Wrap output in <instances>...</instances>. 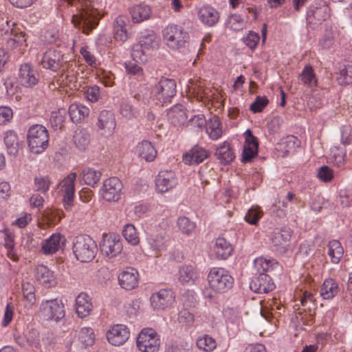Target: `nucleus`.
I'll list each match as a JSON object with an SVG mask.
<instances>
[{
    "mask_svg": "<svg viewBox=\"0 0 352 352\" xmlns=\"http://www.w3.org/2000/svg\"><path fill=\"white\" fill-rule=\"evenodd\" d=\"M41 64L43 68L54 72L62 68L57 83L70 90L78 89L79 67L75 60H65L64 54L60 51L54 48L47 50L43 55Z\"/></svg>",
    "mask_w": 352,
    "mask_h": 352,
    "instance_id": "1",
    "label": "nucleus"
},
{
    "mask_svg": "<svg viewBox=\"0 0 352 352\" xmlns=\"http://www.w3.org/2000/svg\"><path fill=\"white\" fill-rule=\"evenodd\" d=\"M162 36L164 45L174 51L185 47L190 40V35L184 28L174 23L163 28Z\"/></svg>",
    "mask_w": 352,
    "mask_h": 352,
    "instance_id": "2",
    "label": "nucleus"
},
{
    "mask_svg": "<svg viewBox=\"0 0 352 352\" xmlns=\"http://www.w3.org/2000/svg\"><path fill=\"white\" fill-rule=\"evenodd\" d=\"M160 45V38L153 30L142 32L139 37V45L133 47L132 56L137 62L144 63L146 56L157 50Z\"/></svg>",
    "mask_w": 352,
    "mask_h": 352,
    "instance_id": "3",
    "label": "nucleus"
},
{
    "mask_svg": "<svg viewBox=\"0 0 352 352\" xmlns=\"http://www.w3.org/2000/svg\"><path fill=\"white\" fill-rule=\"evenodd\" d=\"M95 241L87 234H79L72 241V250L77 260L89 262L95 258L97 252Z\"/></svg>",
    "mask_w": 352,
    "mask_h": 352,
    "instance_id": "4",
    "label": "nucleus"
},
{
    "mask_svg": "<svg viewBox=\"0 0 352 352\" xmlns=\"http://www.w3.org/2000/svg\"><path fill=\"white\" fill-rule=\"evenodd\" d=\"M209 288L214 294H222L232 287L234 278L223 267H212L207 276Z\"/></svg>",
    "mask_w": 352,
    "mask_h": 352,
    "instance_id": "5",
    "label": "nucleus"
},
{
    "mask_svg": "<svg viewBox=\"0 0 352 352\" xmlns=\"http://www.w3.org/2000/svg\"><path fill=\"white\" fill-rule=\"evenodd\" d=\"M210 89L206 87V81L201 78L190 79L186 87V93L188 97L195 99L198 101H204L206 100L217 99L223 104L225 100V94L219 92V96L215 98L214 94H210Z\"/></svg>",
    "mask_w": 352,
    "mask_h": 352,
    "instance_id": "6",
    "label": "nucleus"
},
{
    "mask_svg": "<svg viewBox=\"0 0 352 352\" xmlns=\"http://www.w3.org/2000/svg\"><path fill=\"white\" fill-rule=\"evenodd\" d=\"M27 140L28 147L32 153H41L48 146V131L43 125H32L28 131Z\"/></svg>",
    "mask_w": 352,
    "mask_h": 352,
    "instance_id": "7",
    "label": "nucleus"
},
{
    "mask_svg": "<svg viewBox=\"0 0 352 352\" xmlns=\"http://www.w3.org/2000/svg\"><path fill=\"white\" fill-rule=\"evenodd\" d=\"M7 28L4 31L6 35L10 36L6 41V46L9 50L16 51L18 55H21L28 47L27 37L25 32L16 27L14 23L10 27V22L6 21Z\"/></svg>",
    "mask_w": 352,
    "mask_h": 352,
    "instance_id": "8",
    "label": "nucleus"
},
{
    "mask_svg": "<svg viewBox=\"0 0 352 352\" xmlns=\"http://www.w3.org/2000/svg\"><path fill=\"white\" fill-rule=\"evenodd\" d=\"M160 344V335L152 328H144L137 337L136 346L141 352H158Z\"/></svg>",
    "mask_w": 352,
    "mask_h": 352,
    "instance_id": "9",
    "label": "nucleus"
},
{
    "mask_svg": "<svg viewBox=\"0 0 352 352\" xmlns=\"http://www.w3.org/2000/svg\"><path fill=\"white\" fill-rule=\"evenodd\" d=\"M39 313L47 320L58 322L65 316V306L58 298L43 300L40 304Z\"/></svg>",
    "mask_w": 352,
    "mask_h": 352,
    "instance_id": "10",
    "label": "nucleus"
},
{
    "mask_svg": "<svg viewBox=\"0 0 352 352\" xmlns=\"http://www.w3.org/2000/svg\"><path fill=\"white\" fill-rule=\"evenodd\" d=\"M122 189V182L116 177H111L103 181L99 194L106 201L117 202L121 198Z\"/></svg>",
    "mask_w": 352,
    "mask_h": 352,
    "instance_id": "11",
    "label": "nucleus"
},
{
    "mask_svg": "<svg viewBox=\"0 0 352 352\" xmlns=\"http://www.w3.org/2000/svg\"><path fill=\"white\" fill-rule=\"evenodd\" d=\"M100 248L102 254L109 258L118 256L123 249L120 235L114 232L103 234Z\"/></svg>",
    "mask_w": 352,
    "mask_h": 352,
    "instance_id": "12",
    "label": "nucleus"
},
{
    "mask_svg": "<svg viewBox=\"0 0 352 352\" xmlns=\"http://www.w3.org/2000/svg\"><path fill=\"white\" fill-rule=\"evenodd\" d=\"M150 304L154 311H164L173 307L175 296L170 289H161L150 296Z\"/></svg>",
    "mask_w": 352,
    "mask_h": 352,
    "instance_id": "13",
    "label": "nucleus"
},
{
    "mask_svg": "<svg viewBox=\"0 0 352 352\" xmlns=\"http://www.w3.org/2000/svg\"><path fill=\"white\" fill-rule=\"evenodd\" d=\"M179 184L177 174L172 170H161L155 179V191L158 194H165L172 191Z\"/></svg>",
    "mask_w": 352,
    "mask_h": 352,
    "instance_id": "14",
    "label": "nucleus"
},
{
    "mask_svg": "<svg viewBox=\"0 0 352 352\" xmlns=\"http://www.w3.org/2000/svg\"><path fill=\"white\" fill-rule=\"evenodd\" d=\"M76 177V173H70L60 182L58 187V192L63 197V206L66 210H70L73 206Z\"/></svg>",
    "mask_w": 352,
    "mask_h": 352,
    "instance_id": "15",
    "label": "nucleus"
},
{
    "mask_svg": "<svg viewBox=\"0 0 352 352\" xmlns=\"http://www.w3.org/2000/svg\"><path fill=\"white\" fill-rule=\"evenodd\" d=\"M96 126L98 133L103 137L111 136L116 126V121L114 113L108 110H102L100 112Z\"/></svg>",
    "mask_w": 352,
    "mask_h": 352,
    "instance_id": "16",
    "label": "nucleus"
},
{
    "mask_svg": "<svg viewBox=\"0 0 352 352\" xmlns=\"http://www.w3.org/2000/svg\"><path fill=\"white\" fill-rule=\"evenodd\" d=\"M175 94L176 82L173 79L162 78L155 88V97L162 104L170 102Z\"/></svg>",
    "mask_w": 352,
    "mask_h": 352,
    "instance_id": "17",
    "label": "nucleus"
},
{
    "mask_svg": "<svg viewBox=\"0 0 352 352\" xmlns=\"http://www.w3.org/2000/svg\"><path fill=\"white\" fill-rule=\"evenodd\" d=\"M106 337L108 342L111 345L121 346L129 340L130 337V331L124 324H113L107 330Z\"/></svg>",
    "mask_w": 352,
    "mask_h": 352,
    "instance_id": "18",
    "label": "nucleus"
},
{
    "mask_svg": "<svg viewBox=\"0 0 352 352\" xmlns=\"http://www.w3.org/2000/svg\"><path fill=\"white\" fill-rule=\"evenodd\" d=\"M284 307L276 298H274L261 305V314L266 320L276 325L278 318L284 312Z\"/></svg>",
    "mask_w": 352,
    "mask_h": 352,
    "instance_id": "19",
    "label": "nucleus"
},
{
    "mask_svg": "<svg viewBox=\"0 0 352 352\" xmlns=\"http://www.w3.org/2000/svg\"><path fill=\"white\" fill-rule=\"evenodd\" d=\"M139 272L132 267L123 269L118 276L120 286L126 290H132L139 284Z\"/></svg>",
    "mask_w": 352,
    "mask_h": 352,
    "instance_id": "20",
    "label": "nucleus"
},
{
    "mask_svg": "<svg viewBox=\"0 0 352 352\" xmlns=\"http://www.w3.org/2000/svg\"><path fill=\"white\" fill-rule=\"evenodd\" d=\"M38 74L32 65L24 63L20 66L18 82L21 86L32 87L38 83Z\"/></svg>",
    "mask_w": 352,
    "mask_h": 352,
    "instance_id": "21",
    "label": "nucleus"
},
{
    "mask_svg": "<svg viewBox=\"0 0 352 352\" xmlns=\"http://www.w3.org/2000/svg\"><path fill=\"white\" fill-rule=\"evenodd\" d=\"M292 230L289 228H283L274 230L271 234V242L276 251L285 252L289 245Z\"/></svg>",
    "mask_w": 352,
    "mask_h": 352,
    "instance_id": "22",
    "label": "nucleus"
},
{
    "mask_svg": "<svg viewBox=\"0 0 352 352\" xmlns=\"http://www.w3.org/2000/svg\"><path fill=\"white\" fill-rule=\"evenodd\" d=\"M34 274L36 282L45 288L54 287L57 285L54 272L45 265H38L34 269Z\"/></svg>",
    "mask_w": 352,
    "mask_h": 352,
    "instance_id": "23",
    "label": "nucleus"
},
{
    "mask_svg": "<svg viewBox=\"0 0 352 352\" xmlns=\"http://www.w3.org/2000/svg\"><path fill=\"white\" fill-rule=\"evenodd\" d=\"M258 142L250 130L245 132V140L241 155L243 162H249L258 155Z\"/></svg>",
    "mask_w": 352,
    "mask_h": 352,
    "instance_id": "24",
    "label": "nucleus"
},
{
    "mask_svg": "<svg viewBox=\"0 0 352 352\" xmlns=\"http://www.w3.org/2000/svg\"><path fill=\"white\" fill-rule=\"evenodd\" d=\"M129 21L125 16H118L113 23V36L116 41L122 43L126 42L130 37L127 25Z\"/></svg>",
    "mask_w": 352,
    "mask_h": 352,
    "instance_id": "25",
    "label": "nucleus"
},
{
    "mask_svg": "<svg viewBox=\"0 0 352 352\" xmlns=\"http://www.w3.org/2000/svg\"><path fill=\"white\" fill-rule=\"evenodd\" d=\"M197 17L202 24L208 27L214 26L219 21V12L210 5H204L197 11Z\"/></svg>",
    "mask_w": 352,
    "mask_h": 352,
    "instance_id": "26",
    "label": "nucleus"
},
{
    "mask_svg": "<svg viewBox=\"0 0 352 352\" xmlns=\"http://www.w3.org/2000/svg\"><path fill=\"white\" fill-rule=\"evenodd\" d=\"M250 287L254 292L263 294L272 291L275 288V285L270 276L261 274L251 281Z\"/></svg>",
    "mask_w": 352,
    "mask_h": 352,
    "instance_id": "27",
    "label": "nucleus"
},
{
    "mask_svg": "<svg viewBox=\"0 0 352 352\" xmlns=\"http://www.w3.org/2000/svg\"><path fill=\"white\" fill-rule=\"evenodd\" d=\"M75 309L76 314L80 318L89 316L93 309L91 297L86 293H80L76 298Z\"/></svg>",
    "mask_w": 352,
    "mask_h": 352,
    "instance_id": "28",
    "label": "nucleus"
},
{
    "mask_svg": "<svg viewBox=\"0 0 352 352\" xmlns=\"http://www.w3.org/2000/svg\"><path fill=\"white\" fill-rule=\"evenodd\" d=\"M209 152L206 149L195 146L189 151L183 155V162L186 164H199L209 157Z\"/></svg>",
    "mask_w": 352,
    "mask_h": 352,
    "instance_id": "29",
    "label": "nucleus"
},
{
    "mask_svg": "<svg viewBox=\"0 0 352 352\" xmlns=\"http://www.w3.org/2000/svg\"><path fill=\"white\" fill-rule=\"evenodd\" d=\"M65 239L62 234H52L48 239L43 241L41 252L44 254H54L65 244Z\"/></svg>",
    "mask_w": 352,
    "mask_h": 352,
    "instance_id": "30",
    "label": "nucleus"
},
{
    "mask_svg": "<svg viewBox=\"0 0 352 352\" xmlns=\"http://www.w3.org/2000/svg\"><path fill=\"white\" fill-rule=\"evenodd\" d=\"M232 244L225 238L219 237L216 239L212 252L217 259L225 260L232 255Z\"/></svg>",
    "mask_w": 352,
    "mask_h": 352,
    "instance_id": "31",
    "label": "nucleus"
},
{
    "mask_svg": "<svg viewBox=\"0 0 352 352\" xmlns=\"http://www.w3.org/2000/svg\"><path fill=\"white\" fill-rule=\"evenodd\" d=\"M339 292V284L332 278H325L319 288L320 296L324 300L333 299Z\"/></svg>",
    "mask_w": 352,
    "mask_h": 352,
    "instance_id": "32",
    "label": "nucleus"
},
{
    "mask_svg": "<svg viewBox=\"0 0 352 352\" xmlns=\"http://www.w3.org/2000/svg\"><path fill=\"white\" fill-rule=\"evenodd\" d=\"M135 153L138 157L148 162L154 161L157 153L152 143L147 140L139 142L135 147Z\"/></svg>",
    "mask_w": 352,
    "mask_h": 352,
    "instance_id": "33",
    "label": "nucleus"
},
{
    "mask_svg": "<svg viewBox=\"0 0 352 352\" xmlns=\"http://www.w3.org/2000/svg\"><path fill=\"white\" fill-rule=\"evenodd\" d=\"M200 278V273L192 265H186L179 270V280L183 285L196 284Z\"/></svg>",
    "mask_w": 352,
    "mask_h": 352,
    "instance_id": "34",
    "label": "nucleus"
},
{
    "mask_svg": "<svg viewBox=\"0 0 352 352\" xmlns=\"http://www.w3.org/2000/svg\"><path fill=\"white\" fill-rule=\"evenodd\" d=\"M298 79L302 85L311 91L318 86V78L313 67L310 65L304 67L298 76Z\"/></svg>",
    "mask_w": 352,
    "mask_h": 352,
    "instance_id": "35",
    "label": "nucleus"
},
{
    "mask_svg": "<svg viewBox=\"0 0 352 352\" xmlns=\"http://www.w3.org/2000/svg\"><path fill=\"white\" fill-rule=\"evenodd\" d=\"M130 14L132 21L135 23H139L149 19L152 14V10L147 5L137 4L131 8Z\"/></svg>",
    "mask_w": 352,
    "mask_h": 352,
    "instance_id": "36",
    "label": "nucleus"
},
{
    "mask_svg": "<svg viewBox=\"0 0 352 352\" xmlns=\"http://www.w3.org/2000/svg\"><path fill=\"white\" fill-rule=\"evenodd\" d=\"M68 112L73 122H80L89 115L90 111L85 105L74 102L69 105Z\"/></svg>",
    "mask_w": 352,
    "mask_h": 352,
    "instance_id": "37",
    "label": "nucleus"
},
{
    "mask_svg": "<svg viewBox=\"0 0 352 352\" xmlns=\"http://www.w3.org/2000/svg\"><path fill=\"white\" fill-rule=\"evenodd\" d=\"M214 155L221 163L224 164L232 162L235 157L230 144L227 141L223 142L217 148Z\"/></svg>",
    "mask_w": 352,
    "mask_h": 352,
    "instance_id": "38",
    "label": "nucleus"
},
{
    "mask_svg": "<svg viewBox=\"0 0 352 352\" xmlns=\"http://www.w3.org/2000/svg\"><path fill=\"white\" fill-rule=\"evenodd\" d=\"M166 236L162 234H153L148 239V245L155 256H159L162 252L166 250Z\"/></svg>",
    "mask_w": 352,
    "mask_h": 352,
    "instance_id": "39",
    "label": "nucleus"
},
{
    "mask_svg": "<svg viewBox=\"0 0 352 352\" xmlns=\"http://www.w3.org/2000/svg\"><path fill=\"white\" fill-rule=\"evenodd\" d=\"M206 131L212 140H217L222 136V124L218 117L214 116L207 122Z\"/></svg>",
    "mask_w": 352,
    "mask_h": 352,
    "instance_id": "40",
    "label": "nucleus"
},
{
    "mask_svg": "<svg viewBox=\"0 0 352 352\" xmlns=\"http://www.w3.org/2000/svg\"><path fill=\"white\" fill-rule=\"evenodd\" d=\"M327 254L333 264L340 263L344 254V248L338 240H331L327 244Z\"/></svg>",
    "mask_w": 352,
    "mask_h": 352,
    "instance_id": "41",
    "label": "nucleus"
},
{
    "mask_svg": "<svg viewBox=\"0 0 352 352\" xmlns=\"http://www.w3.org/2000/svg\"><path fill=\"white\" fill-rule=\"evenodd\" d=\"M80 176L85 184L95 187L101 178L102 173L99 170L87 167L82 170Z\"/></svg>",
    "mask_w": 352,
    "mask_h": 352,
    "instance_id": "42",
    "label": "nucleus"
},
{
    "mask_svg": "<svg viewBox=\"0 0 352 352\" xmlns=\"http://www.w3.org/2000/svg\"><path fill=\"white\" fill-rule=\"evenodd\" d=\"M4 143L7 153L10 156H16L19 152L18 136L14 131H8L5 133Z\"/></svg>",
    "mask_w": 352,
    "mask_h": 352,
    "instance_id": "43",
    "label": "nucleus"
},
{
    "mask_svg": "<svg viewBox=\"0 0 352 352\" xmlns=\"http://www.w3.org/2000/svg\"><path fill=\"white\" fill-rule=\"evenodd\" d=\"M299 140L295 136L290 135L283 139L278 144V149L284 155L294 153L297 147L299 146Z\"/></svg>",
    "mask_w": 352,
    "mask_h": 352,
    "instance_id": "44",
    "label": "nucleus"
},
{
    "mask_svg": "<svg viewBox=\"0 0 352 352\" xmlns=\"http://www.w3.org/2000/svg\"><path fill=\"white\" fill-rule=\"evenodd\" d=\"M168 119L175 126L184 124L187 118L186 111L182 105H175L168 112Z\"/></svg>",
    "mask_w": 352,
    "mask_h": 352,
    "instance_id": "45",
    "label": "nucleus"
},
{
    "mask_svg": "<svg viewBox=\"0 0 352 352\" xmlns=\"http://www.w3.org/2000/svg\"><path fill=\"white\" fill-rule=\"evenodd\" d=\"M39 333L34 329H28L22 338H19L18 342L22 346H31L37 347L39 344Z\"/></svg>",
    "mask_w": 352,
    "mask_h": 352,
    "instance_id": "46",
    "label": "nucleus"
},
{
    "mask_svg": "<svg viewBox=\"0 0 352 352\" xmlns=\"http://www.w3.org/2000/svg\"><path fill=\"white\" fill-rule=\"evenodd\" d=\"M78 340L82 347L92 346L95 342V333L91 327H82L78 332Z\"/></svg>",
    "mask_w": 352,
    "mask_h": 352,
    "instance_id": "47",
    "label": "nucleus"
},
{
    "mask_svg": "<svg viewBox=\"0 0 352 352\" xmlns=\"http://www.w3.org/2000/svg\"><path fill=\"white\" fill-rule=\"evenodd\" d=\"M254 267L258 272L265 274V272L272 270L277 265L274 259H267L263 257L256 258L254 261Z\"/></svg>",
    "mask_w": 352,
    "mask_h": 352,
    "instance_id": "48",
    "label": "nucleus"
},
{
    "mask_svg": "<svg viewBox=\"0 0 352 352\" xmlns=\"http://www.w3.org/2000/svg\"><path fill=\"white\" fill-rule=\"evenodd\" d=\"M52 184V181L48 175H38L34 179V188L36 191L46 193Z\"/></svg>",
    "mask_w": 352,
    "mask_h": 352,
    "instance_id": "49",
    "label": "nucleus"
},
{
    "mask_svg": "<svg viewBox=\"0 0 352 352\" xmlns=\"http://www.w3.org/2000/svg\"><path fill=\"white\" fill-rule=\"evenodd\" d=\"M122 234L125 240L131 245H137L140 243L138 233L133 224H126L124 227Z\"/></svg>",
    "mask_w": 352,
    "mask_h": 352,
    "instance_id": "50",
    "label": "nucleus"
},
{
    "mask_svg": "<svg viewBox=\"0 0 352 352\" xmlns=\"http://www.w3.org/2000/svg\"><path fill=\"white\" fill-rule=\"evenodd\" d=\"M197 347L204 351L211 352L217 347V342L214 338L208 335L199 337L196 342Z\"/></svg>",
    "mask_w": 352,
    "mask_h": 352,
    "instance_id": "51",
    "label": "nucleus"
},
{
    "mask_svg": "<svg viewBox=\"0 0 352 352\" xmlns=\"http://www.w3.org/2000/svg\"><path fill=\"white\" fill-rule=\"evenodd\" d=\"M119 111L121 117L126 120L135 119L139 116L138 111L128 102L121 103Z\"/></svg>",
    "mask_w": 352,
    "mask_h": 352,
    "instance_id": "52",
    "label": "nucleus"
},
{
    "mask_svg": "<svg viewBox=\"0 0 352 352\" xmlns=\"http://www.w3.org/2000/svg\"><path fill=\"white\" fill-rule=\"evenodd\" d=\"M80 54L85 63L92 68H96L99 65L98 58L94 54L91 49L88 45H84L80 49Z\"/></svg>",
    "mask_w": 352,
    "mask_h": 352,
    "instance_id": "53",
    "label": "nucleus"
},
{
    "mask_svg": "<svg viewBox=\"0 0 352 352\" xmlns=\"http://www.w3.org/2000/svg\"><path fill=\"white\" fill-rule=\"evenodd\" d=\"M177 224L179 230L186 235H190L194 232L196 224L195 222L190 221L186 217H180L178 218Z\"/></svg>",
    "mask_w": 352,
    "mask_h": 352,
    "instance_id": "54",
    "label": "nucleus"
},
{
    "mask_svg": "<svg viewBox=\"0 0 352 352\" xmlns=\"http://www.w3.org/2000/svg\"><path fill=\"white\" fill-rule=\"evenodd\" d=\"M74 141L76 146L80 151H85L89 144V136L85 131H76L74 135Z\"/></svg>",
    "mask_w": 352,
    "mask_h": 352,
    "instance_id": "55",
    "label": "nucleus"
},
{
    "mask_svg": "<svg viewBox=\"0 0 352 352\" xmlns=\"http://www.w3.org/2000/svg\"><path fill=\"white\" fill-rule=\"evenodd\" d=\"M328 7L325 5H322L320 7L311 6L307 12V17L308 19L313 17L318 21L325 20L328 16Z\"/></svg>",
    "mask_w": 352,
    "mask_h": 352,
    "instance_id": "56",
    "label": "nucleus"
},
{
    "mask_svg": "<svg viewBox=\"0 0 352 352\" xmlns=\"http://www.w3.org/2000/svg\"><path fill=\"white\" fill-rule=\"evenodd\" d=\"M178 321L182 325L192 327L195 324V316L188 309H183L179 312Z\"/></svg>",
    "mask_w": 352,
    "mask_h": 352,
    "instance_id": "57",
    "label": "nucleus"
},
{
    "mask_svg": "<svg viewBox=\"0 0 352 352\" xmlns=\"http://www.w3.org/2000/svg\"><path fill=\"white\" fill-rule=\"evenodd\" d=\"M263 211L258 206H252L245 216V220L252 225H256L263 216Z\"/></svg>",
    "mask_w": 352,
    "mask_h": 352,
    "instance_id": "58",
    "label": "nucleus"
},
{
    "mask_svg": "<svg viewBox=\"0 0 352 352\" xmlns=\"http://www.w3.org/2000/svg\"><path fill=\"white\" fill-rule=\"evenodd\" d=\"M228 26L234 31H240L246 28V22L239 14H232L228 20Z\"/></svg>",
    "mask_w": 352,
    "mask_h": 352,
    "instance_id": "59",
    "label": "nucleus"
},
{
    "mask_svg": "<svg viewBox=\"0 0 352 352\" xmlns=\"http://www.w3.org/2000/svg\"><path fill=\"white\" fill-rule=\"evenodd\" d=\"M337 81L341 85L352 82V65H345L340 69Z\"/></svg>",
    "mask_w": 352,
    "mask_h": 352,
    "instance_id": "60",
    "label": "nucleus"
},
{
    "mask_svg": "<svg viewBox=\"0 0 352 352\" xmlns=\"http://www.w3.org/2000/svg\"><path fill=\"white\" fill-rule=\"evenodd\" d=\"M84 94L88 101L96 102L100 98V87L97 85L87 87Z\"/></svg>",
    "mask_w": 352,
    "mask_h": 352,
    "instance_id": "61",
    "label": "nucleus"
},
{
    "mask_svg": "<svg viewBox=\"0 0 352 352\" xmlns=\"http://www.w3.org/2000/svg\"><path fill=\"white\" fill-rule=\"evenodd\" d=\"M65 120V112L63 110L53 111L50 118V123L54 129H60Z\"/></svg>",
    "mask_w": 352,
    "mask_h": 352,
    "instance_id": "62",
    "label": "nucleus"
},
{
    "mask_svg": "<svg viewBox=\"0 0 352 352\" xmlns=\"http://www.w3.org/2000/svg\"><path fill=\"white\" fill-rule=\"evenodd\" d=\"M14 306L12 302L7 304L1 323L3 327H8L12 321L14 315Z\"/></svg>",
    "mask_w": 352,
    "mask_h": 352,
    "instance_id": "63",
    "label": "nucleus"
},
{
    "mask_svg": "<svg viewBox=\"0 0 352 352\" xmlns=\"http://www.w3.org/2000/svg\"><path fill=\"white\" fill-rule=\"evenodd\" d=\"M268 102L269 100L266 97L257 96L250 105V109L254 113L261 112L267 105Z\"/></svg>",
    "mask_w": 352,
    "mask_h": 352,
    "instance_id": "64",
    "label": "nucleus"
}]
</instances>
